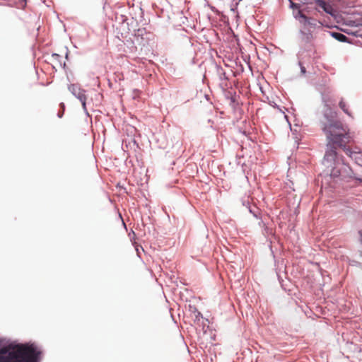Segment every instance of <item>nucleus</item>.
I'll return each mask as SVG.
<instances>
[{"label":"nucleus","instance_id":"obj_15","mask_svg":"<svg viewBox=\"0 0 362 362\" xmlns=\"http://www.w3.org/2000/svg\"><path fill=\"white\" fill-rule=\"evenodd\" d=\"M316 3V0H313Z\"/></svg>","mask_w":362,"mask_h":362},{"label":"nucleus","instance_id":"obj_2","mask_svg":"<svg viewBox=\"0 0 362 362\" xmlns=\"http://www.w3.org/2000/svg\"><path fill=\"white\" fill-rule=\"evenodd\" d=\"M35 350H37V349L33 344H10L0 349V358L1 357L5 360V358H12L13 356H15L16 358L20 359Z\"/></svg>","mask_w":362,"mask_h":362},{"label":"nucleus","instance_id":"obj_12","mask_svg":"<svg viewBox=\"0 0 362 362\" xmlns=\"http://www.w3.org/2000/svg\"><path fill=\"white\" fill-rule=\"evenodd\" d=\"M300 65L301 72L303 74H305V68L303 66H302L301 63H300Z\"/></svg>","mask_w":362,"mask_h":362},{"label":"nucleus","instance_id":"obj_4","mask_svg":"<svg viewBox=\"0 0 362 362\" xmlns=\"http://www.w3.org/2000/svg\"><path fill=\"white\" fill-rule=\"evenodd\" d=\"M69 90L81 102L83 107L86 108V96L85 90H81L78 86L71 84L69 86Z\"/></svg>","mask_w":362,"mask_h":362},{"label":"nucleus","instance_id":"obj_10","mask_svg":"<svg viewBox=\"0 0 362 362\" xmlns=\"http://www.w3.org/2000/svg\"><path fill=\"white\" fill-rule=\"evenodd\" d=\"M290 2H291V7L292 8H298V9L300 8L299 4H295L291 1H290Z\"/></svg>","mask_w":362,"mask_h":362},{"label":"nucleus","instance_id":"obj_14","mask_svg":"<svg viewBox=\"0 0 362 362\" xmlns=\"http://www.w3.org/2000/svg\"><path fill=\"white\" fill-rule=\"evenodd\" d=\"M359 235H360V240L362 242V230L359 231Z\"/></svg>","mask_w":362,"mask_h":362},{"label":"nucleus","instance_id":"obj_3","mask_svg":"<svg viewBox=\"0 0 362 362\" xmlns=\"http://www.w3.org/2000/svg\"><path fill=\"white\" fill-rule=\"evenodd\" d=\"M40 354V351L35 350L31 354H29L28 355L20 359L16 358L15 356H13V358H5V360L1 357L0 362H38Z\"/></svg>","mask_w":362,"mask_h":362},{"label":"nucleus","instance_id":"obj_9","mask_svg":"<svg viewBox=\"0 0 362 362\" xmlns=\"http://www.w3.org/2000/svg\"><path fill=\"white\" fill-rule=\"evenodd\" d=\"M339 107L344 111V113L348 115L349 116H351V112L349 111L348 107L346 103L344 101L343 99H341L339 103Z\"/></svg>","mask_w":362,"mask_h":362},{"label":"nucleus","instance_id":"obj_7","mask_svg":"<svg viewBox=\"0 0 362 362\" xmlns=\"http://www.w3.org/2000/svg\"><path fill=\"white\" fill-rule=\"evenodd\" d=\"M51 60L54 64V66H62V65H65V62L62 60V57L58 54H52Z\"/></svg>","mask_w":362,"mask_h":362},{"label":"nucleus","instance_id":"obj_1","mask_svg":"<svg viewBox=\"0 0 362 362\" xmlns=\"http://www.w3.org/2000/svg\"><path fill=\"white\" fill-rule=\"evenodd\" d=\"M324 117L320 121L321 128L325 133L327 140V151L324 156V164L327 167H332L330 175L333 177L342 179L351 177L353 175L351 168L344 160L339 158L336 148L344 150L345 153L354 159L362 166V154L351 151L349 145L353 141L349 129L343 125L341 121L335 119L337 112L326 105Z\"/></svg>","mask_w":362,"mask_h":362},{"label":"nucleus","instance_id":"obj_6","mask_svg":"<svg viewBox=\"0 0 362 362\" xmlns=\"http://www.w3.org/2000/svg\"><path fill=\"white\" fill-rule=\"evenodd\" d=\"M316 4L321 7L325 12L329 14H332L333 8L332 6L323 0H316Z\"/></svg>","mask_w":362,"mask_h":362},{"label":"nucleus","instance_id":"obj_5","mask_svg":"<svg viewBox=\"0 0 362 362\" xmlns=\"http://www.w3.org/2000/svg\"><path fill=\"white\" fill-rule=\"evenodd\" d=\"M296 18H300L303 20V23L305 25H310L311 27H315L316 25V21L311 20L310 18H308L305 14L302 13L300 10H298L297 12V14L295 16Z\"/></svg>","mask_w":362,"mask_h":362},{"label":"nucleus","instance_id":"obj_13","mask_svg":"<svg viewBox=\"0 0 362 362\" xmlns=\"http://www.w3.org/2000/svg\"><path fill=\"white\" fill-rule=\"evenodd\" d=\"M61 105L62 106V107L64 109V105L62 103V104H61ZM62 112H64V110H62ZM62 114H63V112H62V114H59V117H62Z\"/></svg>","mask_w":362,"mask_h":362},{"label":"nucleus","instance_id":"obj_8","mask_svg":"<svg viewBox=\"0 0 362 362\" xmlns=\"http://www.w3.org/2000/svg\"><path fill=\"white\" fill-rule=\"evenodd\" d=\"M332 36L339 42H348V37L340 33H332Z\"/></svg>","mask_w":362,"mask_h":362},{"label":"nucleus","instance_id":"obj_11","mask_svg":"<svg viewBox=\"0 0 362 362\" xmlns=\"http://www.w3.org/2000/svg\"><path fill=\"white\" fill-rule=\"evenodd\" d=\"M26 5V0H21L20 6L24 8Z\"/></svg>","mask_w":362,"mask_h":362}]
</instances>
